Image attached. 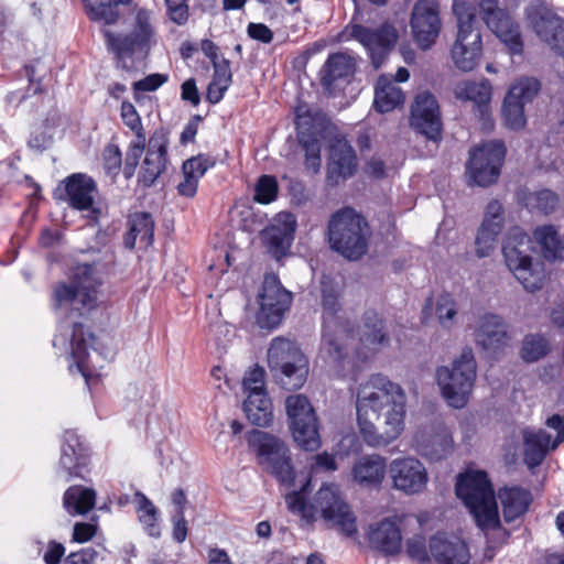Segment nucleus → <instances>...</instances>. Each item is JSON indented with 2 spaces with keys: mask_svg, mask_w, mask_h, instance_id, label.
Here are the masks:
<instances>
[{
  "mask_svg": "<svg viewBox=\"0 0 564 564\" xmlns=\"http://www.w3.org/2000/svg\"><path fill=\"white\" fill-rule=\"evenodd\" d=\"M406 397L400 384L380 373L360 383L356 409L359 433L370 447H384L404 430Z\"/></svg>",
  "mask_w": 564,
  "mask_h": 564,
  "instance_id": "f257e3e1",
  "label": "nucleus"
},
{
  "mask_svg": "<svg viewBox=\"0 0 564 564\" xmlns=\"http://www.w3.org/2000/svg\"><path fill=\"white\" fill-rule=\"evenodd\" d=\"M531 237L521 228H511L502 245V254L508 269L528 292L540 291L544 285V264L533 262Z\"/></svg>",
  "mask_w": 564,
  "mask_h": 564,
  "instance_id": "f03ea898",
  "label": "nucleus"
},
{
  "mask_svg": "<svg viewBox=\"0 0 564 564\" xmlns=\"http://www.w3.org/2000/svg\"><path fill=\"white\" fill-rule=\"evenodd\" d=\"M322 306L324 312L323 350L338 375L345 376L354 366V361L343 344L344 338H349L350 333L338 326L336 314L340 308L338 291L328 278L321 281Z\"/></svg>",
  "mask_w": 564,
  "mask_h": 564,
  "instance_id": "7ed1b4c3",
  "label": "nucleus"
},
{
  "mask_svg": "<svg viewBox=\"0 0 564 564\" xmlns=\"http://www.w3.org/2000/svg\"><path fill=\"white\" fill-rule=\"evenodd\" d=\"M456 495L469 509L481 530L500 525L494 489L485 471L470 470L460 475L456 484Z\"/></svg>",
  "mask_w": 564,
  "mask_h": 564,
  "instance_id": "20e7f679",
  "label": "nucleus"
},
{
  "mask_svg": "<svg viewBox=\"0 0 564 564\" xmlns=\"http://www.w3.org/2000/svg\"><path fill=\"white\" fill-rule=\"evenodd\" d=\"M370 235L367 220L349 207L334 213L328 221L330 248L349 260H358L367 252Z\"/></svg>",
  "mask_w": 564,
  "mask_h": 564,
  "instance_id": "39448f33",
  "label": "nucleus"
},
{
  "mask_svg": "<svg viewBox=\"0 0 564 564\" xmlns=\"http://www.w3.org/2000/svg\"><path fill=\"white\" fill-rule=\"evenodd\" d=\"M106 47L116 56L118 68L132 72L134 66L132 57L137 53H147L153 42L155 30L151 22V13L145 9H138L132 29L128 33H113L107 29L101 31Z\"/></svg>",
  "mask_w": 564,
  "mask_h": 564,
  "instance_id": "423d86ee",
  "label": "nucleus"
},
{
  "mask_svg": "<svg viewBox=\"0 0 564 564\" xmlns=\"http://www.w3.org/2000/svg\"><path fill=\"white\" fill-rule=\"evenodd\" d=\"M101 281L94 264L78 263L73 270L70 282L59 283L54 290V307H69L79 315L97 306L98 288Z\"/></svg>",
  "mask_w": 564,
  "mask_h": 564,
  "instance_id": "0eeeda50",
  "label": "nucleus"
},
{
  "mask_svg": "<svg viewBox=\"0 0 564 564\" xmlns=\"http://www.w3.org/2000/svg\"><path fill=\"white\" fill-rule=\"evenodd\" d=\"M453 12L457 20V34L451 48L454 65L471 72L482 55L481 32L475 25V12L465 0H454Z\"/></svg>",
  "mask_w": 564,
  "mask_h": 564,
  "instance_id": "6e6552de",
  "label": "nucleus"
},
{
  "mask_svg": "<svg viewBox=\"0 0 564 564\" xmlns=\"http://www.w3.org/2000/svg\"><path fill=\"white\" fill-rule=\"evenodd\" d=\"M268 362L273 377L285 390H297L307 379L308 360L297 345L288 338L272 339Z\"/></svg>",
  "mask_w": 564,
  "mask_h": 564,
  "instance_id": "1a4fd4ad",
  "label": "nucleus"
},
{
  "mask_svg": "<svg viewBox=\"0 0 564 564\" xmlns=\"http://www.w3.org/2000/svg\"><path fill=\"white\" fill-rule=\"evenodd\" d=\"M476 361L470 348L463 349L451 366L436 370V381L446 402L456 409L466 405L476 379Z\"/></svg>",
  "mask_w": 564,
  "mask_h": 564,
  "instance_id": "9d476101",
  "label": "nucleus"
},
{
  "mask_svg": "<svg viewBox=\"0 0 564 564\" xmlns=\"http://www.w3.org/2000/svg\"><path fill=\"white\" fill-rule=\"evenodd\" d=\"M468 6L474 10L475 18L479 17L486 26L505 44L510 54H522L523 41L520 25L500 0H476L475 8L469 3Z\"/></svg>",
  "mask_w": 564,
  "mask_h": 564,
  "instance_id": "9b49d317",
  "label": "nucleus"
},
{
  "mask_svg": "<svg viewBox=\"0 0 564 564\" xmlns=\"http://www.w3.org/2000/svg\"><path fill=\"white\" fill-rule=\"evenodd\" d=\"M250 442L257 446L258 460L262 469L272 475L280 485L288 488L293 486L295 469L288 445L280 438L261 431H254Z\"/></svg>",
  "mask_w": 564,
  "mask_h": 564,
  "instance_id": "f8f14e48",
  "label": "nucleus"
},
{
  "mask_svg": "<svg viewBox=\"0 0 564 564\" xmlns=\"http://www.w3.org/2000/svg\"><path fill=\"white\" fill-rule=\"evenodd\" d=\"M314 516L319 513L329 528L347 536L357 533L356 518L335 484H324L313 498Z\"/></svg>",
  "mask_w": 564,
  "mask_h": 564,
  "instance_id": "ddd939ff",
  "label": "nucleus"
},
{
  "mask_svg": "<svg viewBox=\"0 0 564 564\" xmlns=\"http://www.w3.org/2000/svg\"><path fill=\"white\" fill-rule=\"evenodd\" d=\"M286 414L294 442L304 451L314 452L321 446L315 411L303 394H293L285 400Z\"/></svg>",
  "mask_w": 564,
  "mask_h": 564,
  "instance_id": "4468645a",
  "label": "nucleus"
},
{
  "mask_svg": "<svg viewBox=\"0 0 564 564\" xmlns=\"http://www.w3.org/2000/svg\"><path fill=\"white\" fill-rule=\"evenodd\" d=\"M293 296L274 273L264 275L262 290L258 296L260 310L257 315L261 328H274L289 311Z\"/></svg>",
  "mask_w": 564,
  "mask_h": 564,
  "instance_id": "2eb2a0df",
  "label": "nucleus"
},
{
  "mask_svg": "<svg viewBox=\"0 0 564 564\" xmlns=\"http://www.w3.org/2000/svg\"><path fill=\"white\" fill-rule=\"evenodd\" d=\"M506 147L500 140L485 142L470 151L467 163V174L473 184L489 186L500 175V167L505 160Z\"/></svg>",
  "mask_w": 564,
  "mask_h": 564,
  "instance_id": "dca6fc26",
  "label": "nucleus"
},
{
  "mask_svg": "<svg viewBox=\"0 0 564 564\" xmlns=\"http://www.w3.org/2000/svg\"><path fill=\"white\" fill-rule=\"evenodd\" d=\"M410 26L415 44L423 51L431 48L442 30L438 1L417 0L412 9Z\"/></svg>",
  "mask_w": 564,
  "mask_h": 564,
  "instance_id": "f3484780",
  "label": "nucleus"
},
{
  "mask_svg": "<svg viewBox=\"0 0 564 564\" xmlns=\"http://www.w3.org/2000/svg\"><path fill=\"white\" fill-rule=\"evenodd\" d=\"M349 34L367 48L375 68L381 66L398 40V31L390 23H382L377 28L354 24L349 28Z\"/></svg>",
  "mask_w": 564,
  "mask_h": 564,
  "instance_id": "a211bd4d",
  "label": "nucleus"
},
{
  "mask_svg": "<svg viewBox=\"0 0 564 564\" xmlns=\"http://www.w3.org/2000/svg\"><path fill=\"white\" fill-rule=\"evenodd\" d=\"M529 25L555 53L564 56V20L543 6L525 9Z\"/></svg>",
  "mask_w": 564,
  "mask_h": 564,
  "instance_id": "6ab92c4d",
  "label": "nucleus"
},
{
  "mask_svg": "<svg viewBox=\"0 0 564 564\" xmlns=\"http://www.w3.org/2000/svg\"><path fill=\"white\" fill-rule=\"evenodd\" d=\"M388 473L393 488L405 495L422 492L429 480L425 466L413 456L391 460Z\"/></svg>",
  "mask_w": 564,
  "mask_h": 564,
  "instance_id": "aec40b11",
  "label": "nucleus"
},
{
  "mask_svg": "<svg viewBox=\"0 0 564 564\" xmlns=\"http://www.w3.org/2000/svg\"><path fill=\"white\" fill-rule=\"evenodd\" d=\"M411 126L429 140L437 142L442 139L443 123L434 95L429 91L416 95L412 105Z\"/></svg>",
  "mask_w": 564,
  "mask_h": 564,
  "instance_id": "412c9836",
  "label": "nucleus"
},
{
  "mask_svg": "<svg viewBox=\"0 0 564 564\" xmlns=\"http://www.w3.org/2000/svg\"><path fill=\"white\" fill-rule=\"evenodd\" d=\"M296 217L291 213H279L273 223L261 232L268 251L276 259L286 254L296 230Z\"/></svg>",
  "mask_w": 564,
  "mask_h": 564,
  "instance_id": "4be33fe9",
  "label": "nucleus"
},
{
  "mask_svg": "<svg viewBox=\"0 0 564 564\" xmlns=\"http://www.w3.org/2000/svg\"><path fill=\"white\" fill-rule=\"evenodd\" d=\"M357 68V57L347 52L330 54L319 70L321 85L329 94L349 83Z\"/></svg>",
  "mask_w": 564,
  "mask_h": 564,
  "instance_id": "5701e85b",
  "label": "nucleus"
},
{
  "mask_svg": "<svg viewBox=\"0 0 564 564\" xmlns=\"http://www.w3.org/2000/svg\"><path fill=\"white\" fill-rule=\"evenodd\" d=\"M503 225V207L498 200L494 199L486 207L484 220L476 236L475 245L478 258L489 257L492 253Z\"/></svg>",
  "mask_w": 564,
  "mask_h": 564,
  "instance_id": "b1692460",
  "label": "nucleus"
},
{
  "mask_svg": "<svg viewBox=\"0 0 564 564\" xmlns=\"http://www.w3.org/2000/svg\"><path fill=\"white\" fill-rule=\"evenodd\" d=\"M66 195L69 205L78 210L87 212L86 217L97 220L100 209L95 205L97 186L94 180L85 174H74L66 180Z\"/></svg>",
  "mask_w": 564,
  "mask_h": 564,
  "instance_id": "393cba45",
  "label": "nucleus"
},
{
  "mask_svg": "<svg viewBox=\"0 0 564 564\" xmlns=\"http://www.w3.org/2000/svg\"><path fill=\"white\" fill-rule=\"evenodd\" d=\"M89 463V453L80 437L73 431L65 432L59 458V470L65 474V480L74 477L84 478Z\"/></svg>",
  "mask_w": 564,
  "mask_h": 564,
  "instance_id": "a878e982",
  "label": "nucleus"
},
{
  "mask_svg": "<svg viewBox=\"0 0 564 564\" xmlns=\"http://www.w3.org/2000/svg\"><path fill=\"white\" fill-rule=\"evenodd\" d=\"M430 554L436 564H469L468 544L457 538L437 533L430 538Z\"/></svg>",
  "mask_w": 564,
  "mask_h": 564,
  "instance_id": "bb28decb",
  "label": "nucleus"
},
{
  "mask_svg": "<svg viewBox=\"0 0 564 564\" xmlns=\"http://www.w3.org/2000/svg\"><path fill=\"white\" fill-rule=\"evenodd\" d=\"M167 139L164 134L154 133L149 140L145 158L139 172V182L150 187L164 172L167 162Z\"/></svg>",
  "mask_w": 564,
  "mask_h": 564,
  "instance_id": "cd10ccee",
  "label": "nucleus"
},
{
  "mask_svg": "<svg viewBox=\"0 0 564 564\" xmlns=\"http://www.w3.org/2000/svg\"><path fill=\"white\" fill-rule=\"evenodd\" d=\"M389 466L387 459L379 454H369L359 457L351 467L354 482L366 489L381 487Z\"/></svg>",
  "mask_w": 564,
  "mask_h": 564,
  "instance_id": "c85d7f7f",
  "label": "nucleus"
},
{
  "mask_svg": "<svg viewBox=\"0 0 564 564\" xmlns=\"http://www.w3.org/2000/svg\"><path fill=\"white\" fill-rule=\"evenodd\" d=\"M357 167L356 153L351 145L341 135H334L329 140L328 178L338 182V178L351 176Z\"/></svg>",
  "mask_w": 564,
  "mask_h": 564,
  "instance_id": "c756f323",
  "label": "nucleus"
},
{
  "mask_svg": "<svg viewBox=\"0 0 564 564\" xmlns=\"http://www.w3.org/2000/svg\"><path fill=\"white\" fill-rule=\"evenodd\" d=\"M367 536L370 547L384 556L397 555L401 551V530L391 519H383L370 525Z\"/></svg>",
  "mask_w": 564,
  "mask_h": 564,
  "instance_id": "7c9ffc66",
  "label": "nucleus"
},
{
  "mask_svg": "<svg viewBox=\"0 0 564 564\" xmlns=\"http://www.w3.org/2000/svg\"><path fill=\"white\" fill-rule=\"evenodd\" d=\"M510 341L508 326L502 317L495 314L484 315L476 329V343L488 351H498Z\"/></svg>",
  "mask_w": 564,
  "mask_h": 564,
  "instance_id": "2f4dec72",
  "label": "nucleus"
},
{
  "mask_svg": "<svg viewBox=\"0 0 564 564\" xmlns=\"http://www.w3.org/2000/svg\"><path fill=\"white\" fill-rule=\"evenodd\" d=\"M415 443L420 454L430 460L446 457L453 447L452 433L445 425H438L430 432L417 433Z\"/></svg>",
  "mask_w": 564,
  "mask_h": 564,
  "instance_id": "473e14b6",
  "label": "nucleus"
},
{
  "mask_svg": "<svg viewBox=\"0 0 564 564\" xmlns=\"http://www.w3.org/2000/svg\"><path fill=\"white\" fill-rule=\"evenodd\" d=\"M325 116L319 111L312 112L301 109L296 111L295 126L299 132V140L305 151V158L321 155V143L315 137L323 127Z\"/></svg>",
  "mask_w": 564,
  "mask_h": 564,
  "instance_id": "72a5a7b5",
  "label": "nucleus"
},
{
  "mask_svg": "<svg viewBox=\"0 0 564 564\" xmlns=\"http://www.w3.org/2000/svg\"><path fill=\"white\" fill-rule=\"evenodd\" d=\"M214 165L215 160L205 154L186 160L182 166L183 181L177 185L178 194L185 197H194L199 178Z\"/></svg>",
  "mask_w": 564,
  "mask_h": 564,
  "instance_id": "f704fd0d",
  "label": "nucleus"
},
{
  "mask_svg": "<svg viewBox=\"0 0 564 564\" xmlns=\"http://www.w3.org/2000/svg\"><path fill=\"white\" fill-rule=\"evenodd\" d=\"M524 460L530 468L539 466L552 448V436L543 430L523 431Z\"/></svg>",
  "mask_w": 564,
  "mask_h": 564,
  "instance_id": "c9c22d12",
  "label": "nucleus"
},
{
  "mask_svg": "<svg viewBox=\"0 0 564 564\" xmlns=\"http://www.w3.org/2000/svg\"><path fill=\"white\" fill-rule=\"evenodd\" d=\"M533 238L546 261L564 260V240L554 225L536 227L533 230Z\"/></svg>",
  "mask_w": 564,
  "mask_h": 564,
  "instance_id": "e433bc0d",
  "label": "nucleus"
},
{
  "mask_svg": "<svg viewBox=\"0 0 564 564\" xmlns=\"http://www.w3.org/2000/svg\"><path fill=\"white\" fill-rule=\"evenodd\" d=\"M129 3L130 0H83L87 17L104 25L117 24L121 18L119 8Z\"/></svg>",
  "mask_w": 564,
  "mask_h": 564,
  "instance_id": "4c0bfd02",
  "label": "nucleus"
},
{
  "mask_svg": "<svg viewBox=\"0 0 564 564\" xmlns=\"http://www.w3.org/2000/svg\"><path fill=\"white\" fill-rule=\"evenodd\" d=\"M454 93L457 99L473 101L481 117L488 116V104L491 98V86L488 80L460 82Z\"/></svg>",
  "mask_w": 564,
  "mask_h": 564,
  "instance_id": "58836bf2",
  "label": "nucleus"
},
{
  "mask_svg": "<svg viewBox=\"0 0 564 564\" xmlns=\"http://www.w3.org/2000/svg\"><path fill=\"white\" fill-rule=\"evenodd\" d=\"M498 498L502 506L506 522H511L524 514L531 502L530 492L519 487L500 489Z\"/></svg>",
  "mask_w": 564,
  "mask_h": 564,
  "instance_id": "ea45409f",
  "label": "nucleus"
},
{
  "mask_svg": "<svg viewBox=\"0 0 564 564\" xmlns=\"http://www.w3.org/2000/svg\"><path fill=\"white\" fill-rule=\"evenodd\" d=\"M94 343V335L91 333L86 334L80 323H74L70 340L72 356L76 360L77 367L84 377L95 367L87 351L88 346Z\"/></svg>",
  "mask_w": 564,
  "mask_h": 564,
  "instance_id": "a19ab883",
  "label": "nucleus"
},
{
  "mask_svg": "<svg viewBox=\"0 0 564 564\" xmlns=\"http://www.w3.org/2000/svg\"><path fill=\"white\" fill-rule=\"evenodd\" d=\"M243 411L248 420L258 426H268L273 420L272 403L267 392L248 394L243 402Z\"/></svg>",
  "mask_w": 564,
  "mask_h": 564,
  "instance_id": "79ce46f5",
  "label": "nucleus"
},
{
  "mask_svg": "<svg viewBox=\"0 0 564 564\" xmlns=\"http://www.w3.org/2000/svg\"><path fill=\"white\" fill-rule=\"evenodd\" d=\"M404 95L400 87L394 82L390 80L387 76H380L375 94V107L381 112H389L402 105Z\"/></svg>",
  "mask_w": 564,
  "mask_h": 564,
  "instance_id": "37998d69",
  "label": "nucleus"
},
{
  "mask_svg": "<svg viewBox=\"0 0 564 564\" xmlns=\"http://www.w3.org/2000/svg\"><path fill=\"white\" fill-rule=\"evenodd\" d=\"M96 492L82 486H72L64 494V507L70 514H86L95 507Z\"/></svg>",
  "mask_w": 564,
  "mask_h": 564,
  "instance_id": "c03bdc74",
  "label": "nucleus"
},
{
  "mask_svg": "<svg viewBox=\"0 0 564 564\" xmlns=\"http://www.w3.org/2000/svg\"><path fill=\"white\" fill-rule=\"evenodd\" d=\"M360 341L371 350H378L388 343L383 323L373 312H368L365 315V328Z\"/></svg>",
  "mask_w": 564,
  "mask_h": 564,
  "instance_id": "a18cd8bd",
  "label": "nucleus"
},
{
  "mask_svg": "<svg viewBox=\"0 0 564 564\" xmlns=\"http://www.w3.org/2000/svg\"><path fill=\"white\" fill-rule=\"evenodd\" d=\"M527 207L536 210L545 216L555 213L560 205V195L549 188L531 192L525 196Z\"/></svg>",
  "mask_w": 564,
  "mask_h": 564,
  "instance_id": "49530a36",
  "label": "nucleus"
},
{
  "mask_svg": "<svg viewBox=\"0 0 564 564\" xmlns=\"http://www.w3.org/2000/svg\"><path fill=\"white\" fill-rule=\"evenodd\" d=\"M550 351L549 340L541 334H529L522 339L520 357L525 362H535Z\"/></svg>",
  "mask_w": 564,
  "mask_h": 564,
  "instance_id": "de8ad7c7",
  "label": "nucleus"
},
{
  "mask_svg": "<svg viewBox=\"0 0 564 564\" xmlns=\"http://www.w3.org/2000/svg\"><path fill=\"white\" fill-rule=\"evenodd\" d=\"M134 499L138 502L137 512L140 522L144 525L147 532L154 538L160 536V528L158 525V510L142 492H135Z\"/></svg>",
  "mask_w": 564,
  "mask_h": 564,
  "instance_id": "09e8293b",
  "label": "nucleus"
},
{
  "mask_svg": "<svg viewBox=\"0 0 564 564\" xmlns=\"http://www.w3.org/2000/svg\"><path fill=\"white\" fill-rule=\"evenodd\" d=\"M540 90L541 83L536 78L522 77L510 87L506 96L525 106L538 96Z\"/></svg>",
  "mask_w": 564,
  "mask_h": 564,
  "instance_id": "8fccbe9b",
  "label": "nucleus"
},
{
  "mask_svg": "<svg viewBox=\"0 0 564 564\" xmlns=\"http://www.w3.org/2000/svg\"><path fill=\"white\" fill-rule=\"evenodd\" d=\"M129 228L134 232L144 247L152 245L154 221L149 213H134L129 217Z\"/></svg>",
  "mask_w": 564,
  "mask_h": 564,
  "instance_id": "3c124183",
  "label": "nucleus"
},
{
  "mask_svg": "<svg viewBox=\"0 0 564 564\" xmlns=\"http://www.w3.org/2000/svg\"><path fill=\"white\" fill-rule=\"evenodd\" d=\"M435 313L442 327L449 329L455 325L457 303L451 294L444 293L437 297Z\"/></svg>",
  "mask_w": 564,
  "mask_h": 564,
  "instance_id": "603ef678",
  "label": "nucleus"
},
{
  "mask_svg": "<svg viewBox=\"0 0 564 564\" xmlns=\"http://www.w3.org/2000/svg\"><path fill=\"white\" fill-rule=\"evenodd\" d=\"M502 118L508 128L512 130L522 129L527 122L524 105L506 96L502 104Z\"/></svg>",
  "mask_w": 564,
  "mask_h": 564,
  "instance_id": "864d4df0",
  "label": "nucleus"
},
{
  "mask_svg": "<svg viewBox=\"0 0 564 564\" xmlns=\"http://www.w3.org/2000/svg\"><path fill=\"white\" fill-rule=\"evenodd\" d=\"M285 502L288 505V509L295 514L301 516V518L306 523H313L316 520L313 511V503H306L303 494L301 491H292L285 496Z\"/></svg>",
  "mask_w": 564,
  "mask_h": 564,
  "instance_id": "5fc2aeb1",
  "label": "nucleus"
},
{
  "mask_svg": "<svg viewBox=\"0 0 564 564\" xmlns=\"http://www.w3.org/2000/svg\"><path fill=\"white\" fill-rule=\"evenodd\" d=\"M120 117L126 127L133 133L134 139H147V133L143 128L141 117L135 107L130 101H123L120 107Z\"/></svg>",
  "mask_w": 564,
  "mask_h": 564,
  "instance_id": "6e6d98bb",
  "label": "nucleus"
},
{
  "mask_svg": "<svg viewBox=\"0 0 564 564\" xmlns=\"http://www.w3.org/2000/svg\"><path fill=\"white\" fill-rule=\"evenodd\" d=\"M405 552L408 556L417 562L419 564H426L432 562L430 554V544L426 545L425 538L422 535H414L405 543Z\"/></svg>",
  "mask_w": 564,
  "mask_h": 564,
  "instance_id": "4d7b16f0",
  "label": "nucleus"
},
{
  "mask_svg": "<svg viewBox=\"0 0 564 564\" xmlns=\"http://www.w3.org/2000/svg\"><path fill=\"white\" fill-rule=\"evenodd\" d=\"M145 145L147 139H134L129 144L123 166V174L126 178H130L133 176L135 169L139 164V160L145 149Z\"/></svg>",
  "mask_w": 564,
  "mask_h": 564,
  "instance_id": "13d9d810",
  "label": "nucleus"
},
{
  "mask_svg": "<svg viewBox=\"0 0 564 564\" xmlns=\"http://www.w3.org/2000/svg\"><path fill=\"white\" fill-rule=\"evenodd\" d=\"M278 194V183L273 176L263 175L259 178L256 189L254 199L261 204H268L275 199Z\"/></svg>",
  "mask_w": 564,
  "mask_h": 564,
  "instance_id": "bf43d9fd",
  "label": "nucleus"
},
{
  "mask_svg": "<svg viewBox=\"0 0 564 564\" xmlns=\"http://www.w3.org/2000/svg\"><path fill=\"white\" fill-rule=\"evenodd\" d=\"M264 376V369L260 367H256L246 372L242 381L245 393L248 395L256 392H265Z\"/></svg>",
  "mask_w": 564,
  "mask_h": 564,
  "instance_id": "052dcab7",
  "label": "nucleus"
},
{
  "mask_svg": "<svg viewBox=\"0 0 564 564\" xmlns=\"http://www.w3.org/2000/svg\"><path fill=\"white\" fill-rule=\"evenodd\" d=\"M104 166L109 174L116 175L122 164V155L118 145L108 144L102 153Z\"/></svg>",
  "mask_w": 564,
  "mask_h": 564,
  "instance_id": "680f3d73",
  "label": "nucleus"
},
{
  "mask_svg": "<svg viewBox=\"0 0 564 564\" xmlns=\"http://www.w3.org/2000/svg\"><path fill=\"white\" fill-rule=\"evenodd\" d=\"M170 19L176 24H184L188 19L186 0H165Z\"/></svg>",
  "mask_w": 564,
  "mask_h": 564,
  "instance_id": "e2e57ef3",
  "label": "nucleus"
},
{
  "mask_svg": "<svg viewBox=\"0 0 564 564\" xmlns=\"http://www.w3.org/2000/svg\"><path fill=\"white\" fill-rule=\"evenodd\" d=\"M167 80L166 75L151 74L145 78L133 84V89L138 91H154Z\"/></svg>",
  "mask_w": 564,
  "mask_h": 564,
  "instance_id": "0e129e2a",
  "label": "nucleus"
},
{
  "mask_svg": "<svg viewBox=\"0 0 564 564\" xmlns=\"http://www.w3.org/2000/svg\"><path fill=\"white\" fill-rule=\"evenodd\" d=\"M97 557V551L93 547H85L70 553L64 561V564H94Z\"/></svg>",
  "mask_w": 564,
  "mask_h": 564,
  "instance_id": "69168bd1",
  "label": "nucleus"
},
{
  "mask_svg": "<svg viewBox=\"0 0 564 564\" xmlns=\"http://www.w3.org/2000/svg\"><path fill=\"white\" fill-rule=\"evenodd\" d=\"M173 538L176 542L182 543L187 536V524L183 510H176L173 518Z\"/></svg>",
  "mask_w": 564,
  "mask_h": 564,
  "instance_id": "338daca9",
  "label": "nucleus"
},
{
  "mask_svg": "<svg viewBox=\"0 0 564 564\" xmlns=\"http://www.w3.org/2000/svg\"><path fill=\"white\" fill-rule=\"evenodd\" d=\"M64 554L65 547L62 543L56 541H50L47 544V550L44 553L43 560L45 564H59Z\"/></svg>",
  "mask_w": 564,
  "mask_h": 564,
  "instance_id": "774afa93",
  "label": "nucleus"
}]
</instances>
